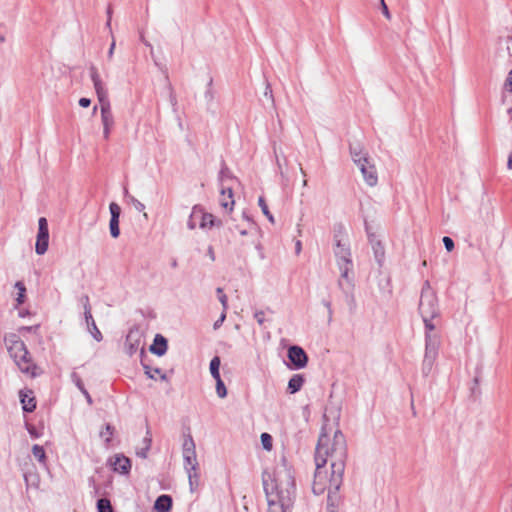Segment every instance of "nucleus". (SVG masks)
<instances>
[{
    "mask_svg": "<svg viewBox=\"0 0 512 512\" xmlns=\"http://www.w3.org/2000/svg\"><path fill=\"white\" fill-rule=\"evenodd\" d=\"M300 173L303 175V176H306V172L305 170L302 168V166L300 165Z\"/></svg>",
    "mask_w": 512,
    "mask_h": 512,
    "instance_id": "obj_55",
    "label": "nucleus"
},
{
    "mask_svg": "<svg viewBox=\"0 0 512 512\" xmlns=\"http://www.w3.org/2000/svg\"><path fill=\"white\" fill-rule=\"evenodd\" d=\"M72 379H73L75 385L79 388V390L81 392H83V389H85V387H84V384H83L81 378L76 373H73Z\"/></svg>",
    "mask_w": 512,
    "mask_h": 512,
    "instance_id": "obj_36",
    "label": "nucleus"
},
{
    "mask_svg": "<svg viewBox=\"0 0 512 512\" xmlns=\"http://www.w3.org/2000/svg\"><path fill=\"white\" fill-rule=\"evenodd\" d=\"M197 221H199V219L197 217H193V211H192L190 214V217L188 219V222H187L188 228L190 230L195 229Z\"/></svg>",
    "mask_w": 512,
    "mask_h": 512,
    "instance_id": "obj_37",
    "label": "nucleus"
},
{
    "mask_svg": "<svg viewBox=\"0 0 512 512\" xmlns=\"http://www.w3.org/2000/svg\"><path fill=\"white\" fill-rule=\"evenodd\" d=\"M7 350L21 372L34 377L37 375V367L34 364L24 342L16 335L5 337Z\"/></svg>",
    "mask_w": 512,
    "mask_h": 512,
    "instance_id": "obj_4",
    "label": "nucleus"
},
{
    "mask_svg": "<svg viewBox=\"0 0 512 512\" xmlns=\"http://www.w3.org/2000/svg\"><path fill=\"white\" fill-rule=\"evenodd\" d=\"M220 365H221L220 357L215 356L211 359L210 365H209V370H210V373H211L212 377L214 378V380L221 378L220 372H219Z\"/></svg>",
    "mask_w": 512,
    "mask_h": 512,
    "instance_id": "obj_23",
    "label": "nucleus"
},
{
    "mask_svg": "<svg viewBox=\"0 0 512 512\" xmlns=\"http://www.w3.org/2000/svg\"><path fill=\"white\" fill-rule=\"evenodd\" d=\"M258 204L263 212V214L268 218V220L273 224L275 222L273 215L270 213L268 206L263 197H259Z\"/></svg>",
    "mask_w": 512,
    "mask_h": 512,
    "instance_id": "obj_27",
    "label": "nucleus"
},
{
    "mask_svg": "<svg viewBox=\"0 0 512 512\" xmlns=\"http://www.w3.org/2000/svg\"><path fill=\"white\" fill-rule=\"evenodd\" d=\"M264 94H265V96H269V98L271 99L272 103H274V98H273L272 90H271L269 84H267L266 90H265Z\"/></svg>",
    "mask_w": 512,
    "mask_h": 512,
    "instance_id": "obj_47",
    "label": "nucleus"
},
{
    "mask_svg": "<svg viewBox=\"0 0 512 512\" xmlns=\"http://www.w3.org/2000/svg\"><path fill=\"white\" fill-rule=\"evenodd\" d=\"M89 72L95 92L100 103L101 121L103 125V137L105 139H108L110 136L111 129L114 125V117L111 111L110 102L108 100V92L104 82L100 77L97 68L95 66H91L89 68Z\"/></svg>",
    "mask_w": 512,
    "mask_h": 512,
    "instance_id": "obj_3",
    "label": "nucleus"
},
{
    "mask_svg": "<svg viewBox=\"0 0 512 512\" xmlns=\"http://www.w3.org/2000/svg\"><path fill=\"white\" fill-rule=\"evenodd\" d=\"M276 162H277V165H278V167L280 169L281 175H283L282 166H281V163H280V160H279L278 156H276Z\"/></svg>",
    "mask_w": 512,
    "mask_h": 512,
    "instance_id": "obj_51",
    "label": "nucleus"
},
{
    "mask_svg": "<svg viewBox=\"0 0 512 512\" xmlns=\"http://www.w3.org/2000/svg\"><path fill=\"white\" fill-rule=\"evenodd\" d=\"M304 381V377L301 374L293 375L288 382V391L291 394L298 392L302 388Z\"/></svg>",
    "mask_w": 512,
    "mask_h": 512,
    "instance_id": "obj_18",
    "label": "nucleus"
},
{
    "mask_svg": "<svg viewBox=\"0 0 512 512\" xmlns=\"http://www.w3.org/2000/svg\"><path fill=\"white\" fill-rule=\"evenodd\" d=\"M193 217H197L200 221L201 228H211L215 225H220V221H216L215 217L210 213H204L202 209L195 206L193 208Z\"/></svg>",
    "mask_w": 512,
    "mask_h": 512,
    "instance_id": "obj_13",
    "label": "nucleus"
},
{
    "mask_svg": "<svg viewBox=\"0 0 512 512\" xmlns=\"http://www.w3.org/2000/svg\"><path fill=\"white\" fill-rule=\"evenodd\" d=\"M507 166L509 169H512V152L509 155Z\"/></svg>",
    "mask_w": 512,
    "mask_h": 512,
    "instance_id": "obj_50",
    "label": "nucleus"
},
{
    "mask_svg": "<svg viewBox=\"0 0 512 512\" xmlns=\"http://www.w3.org/2000/svg\"><path fill=\"white\" fill-rule=\"evenodd\" d=\"M419 311L425 324V329L435 330L433 319L439 316L438 301L435 292L432 290L428 281L422 287Z\"/></svg>",
    "mask_w": 512,
    "mask_h": 512,
    "instance_id": "obj_7",
    "label": "nucleus"
},
{
    "mask_svg": "<svg viewBox=\"0 0 512 512\" xmlns=\"http://www.w3.org/2000/svg\"><path fill=\"white\" fill-rule=\"evenodd\" d=\"M83 395L85 396V398L87 399V402L89 404H92V399H91V396L89 395L88 391L86 389H83Z\"/></svg>",
    "mask_w": 512,
    "mask_h": 512,
    "instance_id": "obj_49",
    "label": "nucleus"
},
{
    "mask_svg": "<svg viewBox=\"0 0 512 512\" xmlns=\"http://www.w3.org/2000/svg\"><path fill=\"white\" fill-rule=\"evenodd\" d=\"M225 318H226V313L223 310V313L221 314L220 318L213 325L214 329H218L224 322Z\"/></svg>",
    "mask_w": 512,
    "mask_h": 512,
    "instance_id": "obj_43",
    "label": "nucleus"
},
{
    "mask_svg": "<svg viewBox=\"0 0 512 512\" xmlns=\"http://www.w3.org/2000/svg\"><path fill=\"white\" fill-rule=\"evenodd\" d=\"M350 154L353 162L359 168L365 183L370 187L376 186L378 183L377 170L364 147L360 143L352 144L350 146Z\"/></svg>",
    "mask_w": 512,
    "mask_h": 512,
    "instance_id": "obj_5",
    "label": "nucleus"
},
{
    "mask_svg": "<svg viewBox=\"0 0 512 512\" xmlns=\"http://www.w3.org/2000/svg\"><path fill=\"white\" fill-rule=\"evenodd\" d=\"M301 250V242L300 241H297L296 242V252L299 253Z\"/></svg>",
    "mask_w": 512,
    "mask_h": 512,
    "instance_id": "obj_52",
    "label": "nucleus"
},
{
    "mask_svg": "<svg viewBox=\"0 0 512 512\" xmlns=\"http://www.w3.org/2000/svg\"><path fill=\"white\" fill-rule=\"evenodd\" d=\"M216 393L219 398H225L227 396V389L222 379H216Z\"/></svg>",
    "mask_w": 512,
    "mask_h": 512,
    "instance_id": "obj_29",
    "label": "nucleus"
},
{
    "mask_svg": "<svg viewBox=\"0 0 512 512\" xmlns=\"http://www.w3.org/2000/svg\"><path fill=\"white\" fill-rule=\"evenodd\" d=\"M115 47H116V42H115V39L113 38L112 39V43L110 45V48L108 50V58L111 60L112 57H113V54H114V50H115Z\"/></svg>",
    "mask_w": 512,
    "mask_h": 512,
    "instance_id": "obj_44",
    "label": "nucleus"
},
{
    "mask_svg": "<svg viewBox=\"0 0 512 512\" xmlns=\"http://www.w3.org/2000/svg\"><path fill=\"white\" fill-rule=\"evenodd\" d=\"M49 235L48 223L46 218L41 217L38 220V234L37 237H44Z\"/></svg>",
    "mask_w": 512,
    "mask_h": 512,
    "instance_id": "obj_25",
    "label": "nucleus"
},
{
    "mask_svg": "<svg viewBox=\"0 0 512 512\" xmlns=\"http://www.w3.org/2000/svg\"><path fill=\"white\" fill-rule=\"evenodd\" d=\"M335 256L337 258L338 266L341 271L342 279L347 280L350 284V280L348 277L349 271L351 270V254L348 246L341 241H338L335 248Z\"/></svg>",
    "mask_w": 512,
    "mask_h": 512,
    "instance_id": "obj_9",
    "label": "nucleus"
},
{
    "mask_svg": "<svg viewBox=\"0 0 512 512\" xmlns=\"http://www.w3.org/2000/svg\"><path fill=\"white\" fill-rule=\"evenodd\" d=\"M86 321V324H87V328H88V331L90 332V334L92 335V337L97 341V342H100L102 341L103 339V336H102V333L100 332V330L98 329L94 319H93V316L91 315V319L89 320H85Z\"/></svg>",
    "mask_w": 512,
    "mask_h": 512,
    "instance_id": "obj_21",
    "label": "nucleus"
},
{
    "mask_svg": "<svg viewBox=\"0 0 512 512\" xmlns=\"http://www.w3.org/2000/svg\"><path fill=\"white\" fill-rule=\"evenodd\" d=\"M113 430L114 428L110 424H107L105 428L100 432V436L105 438L106 443L110 442L113 435Z\"/></svg>",
    "mask_w": 512,
    "mask_h": 512,
    "instance_id": "obj_32",
    "label": "nucleus"
},
{
    "mask_svg": "<svg viewBox=\"0 0 512 512\" xmlns=\"http://www.w3.org/2000/svg\"><path fill=\"white\" fill-rule=\"evenodd\" d=\"M443 243L448 252H451L454 249V241L450 237H443Z\"/></svg>",
    "mask_w": 512,
    "mask_h": 512,
    "instance_id": "obj_34",
    "label": "nucleus"
},
{
    "mask_svg": "<svg viewBox=\"0 0 512 512\" xmlns=\"http://www.w3.org/2000/svg\"><path fill=\"white\" fill-rule=\"evenodd\" d=\"M220 205L229 211L233 210L234 206V198H233V192L231 188L228 189H222L220 194Z\"/></svg>",
    "mask_w": 512,
    "mask_h": 512,
    "instance_id": "obj_16",
    "label": "nucleus"
},
{
    "mask_svg": "<svg viewBox=\"0 0 512 512\" xmlns=\"http://www.w3.org/2000/svg\"><path fill=\"white\" fill-rule=\"evenodd\" d=\"M346 458L347 445L342 432L335 430L330 436L324 427L315 451L316 470L312 491L315 495L327 491L328 507L334 508L339 504L338 491L343 482Z\"/></svg>",
    "mask_w": 512,
    "mask_h": 512,
    "instance_id": "obj_1",
    "label": "nucleus"
},
{
    "mask_svg": "<svg viewBox=\"0 0 512 512\" xmlns=\"http://www.w3.org/2000/svg\"><path fill=\"white\" fill-rule=\"evenodd\" d=\"M91 100L89 98H80L79 105L83 108H87L90 106Z\"/></svg>",
    "mask_w": 512,
    "mask_h": 512,
    "instance_id": "obj_45",
    "label": "nucleus"
},
{
    "mask_svg": "<svg viewBox=\"0 0 512 512\" xmlns=\"http://www.w3.org/2000/svg\"><path fill=\"white\" fill-rule=\"evenodd\" d=\"M143 368L145 370V374L150 378V379H154V374H155V369L152 370L148 365L146 364H143Z\"/></svg>",
    "mask_w": 512,
    "mask_h": 512,
    "instance_id": "obj_42",
    "label": "nucleus"
},
{
    "mask_svg": "<svg viewBox=\"0 0 512 512\" xmlns=\"http://www.w3.org/2000/svg\"><path fill=\"white\" fill-rule=\"evenodd\" d=\"M32 453H33V456L40 462H44L45 458H46V454H45V451L43 449L42 446L40 445H34L32 447Z\"/></svg>",
    "mask_w": 512,
    "mask_h": 512,
    "instance_id": "obj_28",
    "label": "nucleus"
},
{
    "mask_svg": "<svg viewBox=\"0 0 512 512\" xmlns=\"http://www.w3.org/2000/svg\"><path fill=\"white\" fill-rule=\"evenodd\" d=\"M288 358L296 369L304 368L308 362L306 352L299 346H291L288 349Z\"/></svg>",
    "mask_w": 512,
    "mask_h": 512,
    "instance_id": "obj_10",
    "label": "nucleus"
},
{
    "mask_svg": "<svg viewBox=\"0 0 512 512\" xmlns=\"http://www.w3.org/2000/svg\"><path fill=\"white\" fill-rule=\"evenodd\" d=\"M216 292L219 296V301L221 302L222 306H223V310L226 311L227 309V296L223 293V289L222 288H217L216 289Z\"/></svg>",
    "mask_w": 512,
    "mask_h": 512,
    "instance_id": "obj_33",
    "label": "nucleus"
},
{
    "mask_svg": "<svg viewBox=\"0 0 512 512\" xmlns=\"http://www.w3.org/2000/svg\"><path fill=\"white\" fill-rule=\"evenodd\" d=\"M155 373L160 375V379H161L162 381H167V380H168L167 375H166L165 373H163V372L161 371V369H159V368H155Z\"/></svg>",
    "mask_w": 512,
    "mask_h": 512,
    "instance_id": "obj_48",
    "label": "nucleus"
},
{
    "mask_svg": "<svg viewBox=\"0 0 512 512\" xmlns=\"http://www.w3.org/2000/svg\"><path fill=\"white\" fill-rule=\"evenodd\" d=\"M141 344V334L137 329H131L125 340V350L129 356H132L138 350Z\"/></svg>",
    "mask_w": 512,
    "mask_h": 512,
    "instance_id": "obj_12",
    "label": "nucleus"
},
{
    "mask_svg": "<svg viewBox=\"0 0 512 512\" xmlns=\"http://www.w3.org/2000/svg\"><path fill=\"white\" fill-rule=\"evenodd\" d=\"M182 457L184 468L188 475L191 492L199 486V463L196 455V445L191 435L185 436L182 444Z\"/></svg>",
    "mask_w": 512,
    "mask_h": 512,
    "instance_id": "obj_6",
    "label": "nucleus"
},
{
    "mask_svg": "<svg viewBox=\"0 0 512 512\" xmlns=\"http://www.w3.org/2000/svg\"><path fill=\"white\" fill-rule=\"evenodd\" d=\"M254 318L256 319V321L258 322V324L262 325V324L264 323V320H265L264 312H263V311H257V312H255V314H254Z\"/></svg>",
    "mask_w": 512,
    "mask_h": 512,
    "instance_id": "obj_40",
    "label": "nucleus"
},
{
    "mask_svg": "<svg viewBox=\"0 0 512 512\" xmlns=\"http://www.w3.org/2000/svg\"><path fill=\"white\" fill-rule=\"evenodd\" d=\"M261 443L265 450L269 451L272 448V437L268 433L261 434Z\"/></svg>",
    "mask_w": 512,
    "mask_h": 512,
    "instance_id": "obj_31",
    "label": "nucleus"
},
{
    "mask_svg": "<svg viewBox=\"0 0 512 512\" xmlns=\"http://www.w3.org/2000/svg\"><path fill=\"white\" fill-rule=\"evenodd\" d=\"M20 399L24 411L32 412L36 408V402L34 397L28 395V393L20 391Z\"/></svg>",
    "mask_w": 512,
    "mask_h": 512,
    "instance_id": "obj_20",
    "label": "nucleus"
},
{
    "mask_svg": "<svg viewBox=\"0 0 512 512\" xmlns=\"http://www.w3.org/2000/svg\"><path fill=\"white\" fill-rule=\"evenodd\" d=\"M141 40H142V42H143L146 46L151 47V44H150L148 41H146V40L143 38V36H141Z\"/></svg>",
    "mask_w": 512,
    "mask_h": 512,
    "instance_id": "obj_53",
    "label": "nucleus"
},
{
    "mask_svg": "<svg viewBox=\"0 0 512 512\" xmlns=\"http://www.w3.org/2000/svg\"><path fill=\"white\" fill-rule=\"evenodd\" d=\"M111 465L113 466L114 471L122 474L128 473L131 468L130 459L122 454L115 455L111 460Z\"/></svg>",
    "mask_w": 512,
    "mask_h": 512,
    "instance_id": "obj_14",
    "label": "nucleus"
},
{
    "mask_svg": "<svg viewBox=\"0 0 512 512\" xmlns=\"http://www.w3.org/2000/svg\"><path fill=\"white\" fill-rule=\"evenodd\" d=\"M133 203H134V207L136 208V210L143 211L145 209V205L143 203H141L140 201L133 199Z\"/></svg>",
    "mask_w": 512,
    "mask_h": 512,
    "instance_id": "obj_46",
    "label": "nucleus"
},
{
    "mask_svg": "<svg viewBox=\"0 0 512 512\" xmlns=\"http://www.w3.org/2000/svg\"><path fill=\"white\" fill-rule=\"evenodd\" d=\"M167 348L168 345L166 338L157 334L154 338L153 344L150 346V352L157 356H163L166 353Z\"/></svg>",
    "mask_w": 512,
    "mask_h": 512,
    "instance_id": "obj_15",
    "label": "nucleus"
},
{
    "mask_svg": "<svg viewBox=\"0 0 512 512\" xmlns=\"http://www.w3.org/2000/svg\"><path fill=\"white\" fill-rule=\"evenodd\" d=\"M98 512H113V508L108 499L102 498L97 502Z\"/></svg>",
    "mask_w": 512,
    "mask_h": 512,
    "instance_id": "obj_26",
    "label": "nucleus"
},
{
    "mask_svg": "<svg viewBox=\"0 0 512 512\" xmlns=\"http://www.w3.org/2000/svg\"><path fill=\"white\" fill-rule=\"evenodd\" d=\"M504 88L506 91L512 92V70L509 72L508 78L504 83Z\"/></svg>",
    "mask_w": 512,
    "mask_h": 512,
    "instance_id": "obj_39",
    "label": "nucleus"
},
{
    "mask_svg": "<svg viewBox=\"0 0 512 512\" xmlns=\"http://www.w3.org/2000/svg\"><path fill=\"white\" fill-rule=\"evenodd\" d=\"M109 210L111 214V219L109 223L110 234L113 238H117L120 235L119 217L121 213V208L117 203L112 202L109 205Z\"/></svg>",
    "mask_w": 512,
    "mask_h": 512,
    "instance_id": "obj_11",
    "label": "nucleus"
},
{
    "mask_svg": "<svg viewBox=\"0 0 512 512\" xmlns=\"http://www.w3.org/2000/svg\"><path fill=\"white\" fill-rule=\"evenodd\" d=\"M49 244V235L44 237H37L35 251L38 255L46 253Z\"/></svg>",
    "mask_w": 512,
    "mask_h": 512,
    "instance_id": "obj_22",
    "label": "nucleus"
},
{
    "mask_svg": "<svg viewBox=\"0 0 512 512\" xmlns=\"http://www.w3.org/2000/svg\"><path fill=\"white\" fill-rule=\"evenodd\" d=\"M440 336L435 331H425V354L422 362V373L428 376L433 368L435 360L438 356L440 347Z\"/></svg>",
    "mask_w": 512,
    "mask_h": 512,
    "instance_id": "obj_8",
    "label": "nucleus"
},
{
    "mask_svg": "<svg viewBox=\"0 0 512 512\" xmlns=\"http://www.w3.org/2000/svg\"><path fill=\"white\" fill-rule=\"evenodd\" d=\"M239 233H240V235H242V236L247 235V231H246V230H239Z\"/></svg>",
    "mask_w": 512,
    "mask_h": 512,
    "instance_id": "obj_56",
    "label": "nucleus"
},
{
    "mask_svg": "<svg viewBox=\"0 0 512 512\" xmlns=\"http://www.w3.org/2000/svg\"><path fill=\"white\" fill-rule=\"evenodd\" d=\"M15 286L19 289V295H18L17 301L19 304H21L23 302L25 287L21 282H17Z\"/></svg>",
    "mask_w": 512,
    "mask_h": 512,
    "instance_id": "obj_35",
    "label": "nucleus"
},
{
    "mask_svg": "<svg viewBox=\"0 0 512 512\" xmlns=\"http://www.w3.org/2000/svg\"><path fill=\"white\" fill-rule=\"evenodd\" d=\"M106 26H107V27H110V26H111V19H110V18H108V19H107Z\"/></svg>",
    "mask_w": 512,
    "mask_h": 512,
    "instance_id": "obj_57",
    "label": "nucleus"
},
{
    "mask_svg": "<svg viewBox=\"0 0 512 512\" xmlns=\"http://www.w3.org/2000/svg\"><path fill=\"white\" fill-rule=\"evenodd\" d=\"M302 185H303L304 187H306V186H307V180H306V179H304V180H303Z\"/></svg>",
    "mask_w": 512,
    "mask_h": 512,
    "instance_id": "obj_58",
    "label": "nucleus"
},
{
    "mask_svg": "<svg viewBox=\"0 0 512 512\" xmlns=\"http://www.w3.org/2000/svg\"><path fill=\"white\" fill-rule=\"evenodd\" d=\"M151 442H152L151 434L149 431H147V434L143 439V447L136 452L139 457H142V458L147 457V452L149 451V449L151 447Z\"/></svg>",
    "mask_w": 512,
    "mask_h": 512,
    "instance_id": "obj_24",
    "label": "nucleus"
},
{
    "mask_svg": "<svg viewBox=\"0 0 512 512\" xmlns=\"http://www.w3.org/2000/svg\"><path fill=\"white\" fill-rule=\"evenodd\" d=\"M370 242L372 245V249L374 251L376 261L378 262V264L381 265L383 263L384 256H385L384 246L382 245V243L379 240H376L374 238H372L370 240Z\"/></svg>",
    "mask_w": 512,
    "mask_h": 512,
    "instance_id": "obj_19",
    "label": "nucleus"
},
{
    "mask_svg": "<svg viewBox=\"0 0 512 512\" xmlns=\"http://www.w3.org/2000/svg\"><path fill=\"white\" fill-rule=\"evenodd\" d=\"M81 301H82L83 308H84L85 320H89V319H91V314H92L89 297L87 295H85L81 298Z\"/></svg>",
    "mask_w": 512,
    "mask_h": 512,
    "instance_id": "obj_30",
    "label": "nucleus"
},
{
    "mask_svg": "<svg viewBox=\"0 0 512 512\" xmlns=\"http://www.w3.org/2000/svg\"><path fill=\"white\" fill-rule=\"evenodd\" d=\"M380 2H381V9H382L383 15L385 16L386 19L390 20L391 19V14H390V12L388 10V7H387L385 1L384 0H380Z\"/></svg>",
    "mask_w": 512,
    "mask_h": 512,
    "instance_id": "obj_38",
    "label": "nucleus"
},
{
    "mask_svg": "<svg viewBox=\"0 0 512 512\" xmlns=\"http://www.w3.org/2000/svg\"><path fill=\"white\" fill-rule=\"evenodd\" d=\"M171 506H172V499L169 495L159 496L154 503V508L158 512H168L171 509Z\"/></svg>",
    "mask_w": 512,
    "mask_h": 512,
    "instance_id": "obj_17",
    "label": "nucleus"
},
{
    "mask_svg": "<svg viewBox=\"0 0 512 512\" xmlns=\"http://www.w3.org/2000/svg\"><path fill=\"white\" fill-rule=\"evenodd\" d=\"M347 301H348V305H349L350 309L354 310L356 307V301H355L354 295L353 294L347 295Z\"/></svg>",
    "mask_w": 512,
    "mask_h": 512,
    "instance_id": "obj_41",
    "label": "nucleus"
},
{
    "mask_svg": "<svg viewBox=\"0 0 512 512\" xmlns=\"http://www.w3.org/2000/svg\"><path fill=\"white\" fill-rule=\"evenodd\" d=\"M107 15H108V18H110V19H111V17H112V10H111V8H110V7H109V8H108V10H107Z\"/></svg>",
    "mask_w": 512,
    "mask_h": 512,
    "instance_id": "obj_54",
    "label": "nucleus"
},
{
    "mask_svg": "<svg viewBox=\"0 0 512 512\" xmlns=\"http://www.w3.org/2000/svg\"><path fill=\"white\" fill-rule=\"evenodd\" d=\"M262 482L267 498V512H290L295 498V479L292 468L282 457L272 471H264Z\"/></svg>",
    "mask_w": 512,
    "mask_h": 512,
    "instance_id": "obj_2",
    "label": "nucleus"
}]
</instances>
